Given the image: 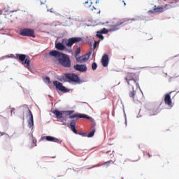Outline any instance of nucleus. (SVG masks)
I'll list each match as a JSON object with an SVG mask.
<instances>
[{"label": "nucleus", "instance_id": "obj_1", "mask_svg": "<svg viewBox=\"0 0 179 179\" xmlns=\"http://www.w3.org/2000/svg\"><path fill=\"white\" fill-rule=\"evenodd\" d=\"M124 79L129 86H131L133 89V92H129V96L133 98L134 101H141L142 95L134 90V87H139V74L136 73H126Z\"/></svg>", "mask_w": 179, "mask_h": 179}, {"label": "nucleus", "instance_id": "obj_2", "mask_svg": "<svg viewBox=\"0 0 179 179\" xmlns=\"http://www.w3.org/2000/svg\"><path fill=\"white\" fill-rule=\"evenodd\" d=\"M56 116L57 120H59L61 122H63V125H66V118L75 119V118H85V120H89L90 121H94L93 117L88 116L85 114H73V113H53Z\"/></svg>", "mask_w": 179, "mask_h": 179}, {"label": "nucleus", "instance_id": "obj_3", "mask_svg": "<svg viewBox=\"0 0 179 179\" xmlns=\"http://www.w3.org/2000/svg\"><path fill=\"white\" fill-rule=\"evenodd\" d=\"M50 57H54L58 59L59 64L65 68H71V59L69 56L62 53L57 50H52L49 52Z\"/></svg>", "mask_w": 179, "mask_h": 179}, {"label": "nucleus", "instance_id": "obj_4", "mask_svg": "<svg viewBox=\"0 0 179 179\" xmlns=\"http://www.w3.org/2000/svg\"><path fill=\"white\" fill-rule=\"evenodd\" d=\"M80 41H82V38L80 37H73L69 39L64 38L62 39V43L58 42L55 43V48H57V50H59V51H64L66 50V47L65 46V45L67 47H72L73 44H75L76 43H80Z\"/></svg>", "mask_w": 179, "mask_h": 179}, {"label": "nucleus", "instance_id": "obj_5", "mask_svg": "<svg viewBox=\"0 0 179 179\" xmlns=\"http://www.w3.org/2000/svg\"><path fill=\"white\" fill-rule=\"evenodd\" d=\"M132 22H135V19L125 18L107 26L109 27V31H117V30L121 29V26H125L126 24H129V23H132Z\"/></svg>", "mask_w": 179, "mask_h": 179}, {"label": "nucleus", "instance_id": "obj_6", "mask_svg": "<svg viewBox=\"0 0 179 179\" xmlns=\"http://www.w3.org/2000/svg\"><path fill=\"white\" fill-rule=\"evenodd\" d=\"M61 78L64 82H69V83H79L80 82L79 76L73 73H66L62 76Z\"/></svg>", "mask_w": 179, "mask_h": 179}, {"label": "nucleus", "instance_id": "obj_7", "mask_svg": "<svg viewBox=\"0 0 179 179\" xmlns=\"http://www.w3.org/2000/svg\"><path fill=\"white\" fill-rule=\"evenodd\" d=\"M15 59L21 62L22 65L26 66L28 69H30V59L26 58V55L16 54Z\"/></svg>", "mask_w": 179, "mask_h": 179}, {"label": "nucleus", "instance_id": "obj_8", "mask_svg": "<svg viewBox=\"0 0 179 179\" xmlns=\"http://www.w3.org/2000/svg\"><path fill=\"white\" fill-rule=\"evenodd\" d=\"M20 34L21 36H27V37H36L34 35V30L30 29H22L20 31Z\"/></svg>", "mask_w": 179, "mask_h": 179}, {"label": "nucleus", "instance_id": "obj_9", "mask_svg": "<svg viewBox=\"0 0 179 179\" xmlns=\"http://www.w3.org/2000/svg\"><path fill=\"white\" fill-rule=\"evenodd\" d=\"M95 124L93 125V129L90 133H85L82 131H78L77 135H80L83 138H93L94 136V134L96 132V129L94 128Z\"/></svg>", "mask_w": 179, "mask_h": 179}, {"label": "nucleus", "instance_id": "obj_10", "mask_svg": "<svg viewBox=\"0 0 179 179\" xmlns=\"http://www.w3.org/2000/svg\"><path fill=\"white\" fill-rule=\"evenodd\" d=\"M53 85L56 87V89L60 90V92H63V93H68V92H69V90L66 89V87L62 85V83L58 81H54Z\"/></svg>", "mask_w": 179, "mask_h": 179}, {"label": "nucleus", "instance_id": "obj_11", "mask_svg": "<svg viewBox=\"0 0 179 179\" xmlns=\"http://www.w3.org/2000/svg\"><path fill=\"white\" fill-rule=\"evenodd\" d=\"M41 139L42 141H44V139H45L46 141H48V142H55L56 143H62V141L51 136H42Z\"/></svg>", "mask_w": 179, "mask_h": 179}, {"label": "nucleus", "instance_id": "obj_12", "mask_svg": "<svg viewBox=\"0 0 179 179\" xmlns=\"http://www.w3.org/2000/svg\"><path fill=\"white\" fill-rule=\"evenodd\" d=\"M164 10V8L163 6H156V5L154 6V8L152 10H148V13H152V15L155 13H162Z\"/></svg>", "mask_w": 179, "mask_h": 179}, {"label": "nucleus", "instance_id": "obj_13", "mask_svg": "<svg viewBox=\"0 0 179 179\" xmlns=\"http://www.w3.org/2000/svg\"><path fill=\"white\" fill-rule=\"evenodd\" d=\"M171 92L165 94L164 96V103L166 106H169V107H173V101H171Z\"/></svg>", "mask_w": 179, "mask_h": 179}, {"label": "nucleus", "instance_id": "obj_14", "mask_svg": "<svg viewBox=\"0 0 179 179\" xmlns=\"http://www.w3.org/2000/svg\"><path fill=\"white\" fill-rule=\"evenodd\" d=\"M27 118L28 126L29 128H31L32 127L34 126V119L33 118V113H29L27 115Z\"/></svg>", "mask_w": 179, "mask_h": 179}, {"label": "nucleus", "instance_id": "obj_15", "mask_svg": "<svg viewBox=\"0 0 179 179\" xmlns=\"http://www.w3.org/2000/svg\"><path fill=\"white\" fill-rule=\"evenodd\" d=\"M76 71H79V72H86L87 71V66L86 64H76L74 66Z\"/></svg>", "mask_w": 179, "mask_h": 179}, {"label": "nucleus", "instance_id": "obj_16", "mask_svg": "<svg viewBox=\"0 0 179 179\" xmlns=\"http://www.w3.org/2000/svg\"><path fill=\"white\" fill-rule=\"evenodd\" d=\"M19 15H20V13H19V10L10 11L8 13V16L11 17L12 20H15V19H17V17H19Z\"/></svg>", "mask_w": 179, "mask_h": 179}, {"label": "nucleus", "instance_id": "obj_17", "mask_svg": "<svg viewBox=\"0 0 179 179\" xmlns=\"http://www.w3.org/2000/svg\"><path fill=\"white\" fill-rule=\"evenodd\" d=\"M108 55H103L101 59V63L103 66L106 67L108 66Z\"/></svg>", "mask_w": 179, "mask_h": 179}, {"label": "nucleus", "instance_id": "obj_18", "mask_svg": "<svg viewBox=\"0 0 179 179\" xmlns=\"http://www.w3.org/2000/svg\"><path fill=\"white\" fill-rule=\"evenodd\" d=\"M88 60H89V56L85 55L76 58L77 62H79L80 64L86 62V61H88Z\"/></svg>", "mask_w": 179, "mask_h": 179}, {"label": "nucleus", "instance_id": "obj_19", "mask_svg": "<svg viewBox=\"0 0 179 179\" xmlns=\"http://www.w3.org/2000/svg\"><path fill=\"white\" fill-rule=\"evenodd\" d=\"M92 0H87L85 1V5L89 8L90 10H94L96 8H94V6H92Z\"/></svg>", "mask_w": 179, "mask_h": 179}, {"label": "nucleus", "instance_id": "obj_20", "mask_svg": "<svg viewBox=\"0 0 179 179\" xmlns=\"http://www.w3.org/2000/svg\"><path fill=\"white\" fill-rule=\"evenodd\" d=\"M70 127L71 131H73L76 129V120H75V119L71 120L70 122Z\"/></svg>", "mask_w": 179, "mask_h": 179}, {"label": "nucleus", "instance_id": "obj_21", "mask_svg": "<svg viewBox=\"0 0 179 179\" xmlns=\"http://www.w3.org/2000/svg\"><path fill=\"white\" fill-rule=\"evenodd\" d=\"M174 3H176V2H173V6H171V4H166L165 6L164 7V10H167V9H171L172 8H174Z\"/></svg>", "mask_w": 179, "mask_h": 179}, {"label": "nucleus", "instance_id": "obj_22", "mask_svg": "<svg viewBox=\"0 0 179 179\" xmlns=\"http://www.w3.org/2000/svg\"><path fill=\"white\" fill-rule=\"evenodd\" d=\"M96 37L101 40H104V36H102V34L100 31H96Z\"/></svg>", "mask_w": 179, "mask_h": 179}, {"label": "nucleus", "instance_id": "obj_23", "mask_svg": "<svg viewBox=\"0 0 179 179\" xmlns=\"http://www.w3.org/2000/svg\"><path fill=\"white\" fill-rule=\"evenodd\" d=\"M175 2V3H174ZM169 5H171V6H173V5H174V8H176V6H177V0H171L169 2Z\"/></svg>", "mask_w": 179, "mask_h": 179}, {"label": "nucleus", "instance_id": "obj_24", "mask_svg": "<svg viewBox=\"0 0 179 179\" xmlns=\"http://www.w3.org/2000/svg\"><path fill=\"white\" fill-rule=\"evenodd\" d=\"M43 82H45V83H51V80L50 77H45L43 78Z\"/></svg>", "mask_w": 179, "mask_h": 179}, {"label": "nucleus", "instance_id": "obj_25", "mask_svg": "<svg viewBox=\"0 0 179 179\" xmlns=\"http://www.w3.org/2000/svg\"><path fill=\"white\" fill-rule=\"evenodd\" d=\"M92 71H96V69H97V64L96 62L92 63Z\"/></svg>", "mask_w": 179, "mask_h": 179}, {"label": "nucleus", "instance_id": "obj_26", "mask_svg": "<svg viewBox=\"0 0 179 179\" xmlns=\"http://www.w3.org/2000/svg\"><path fill=\"white\" fill-rule=\"evenodd\" d=\"M102 34H107L108 33V30L106 28H103L102 30L99 31Z\"/></svg>", "mask_w": 179, "mask_h": 179}, {"label": "nucleus", "instance_id": "obj_27", "mask_svg": "<svg viewBox=\"0 0 179 179\" xmlns=\"http://www.w3.org/2000/svg\"><path fill=\"white\" fill-rule=\"evenodd\" d=\"M80 54V48H77V50L75 52V57H77Z\"/></svg>", "mask_w": 179, "mask_h": 179}, {"label": "nucleus", "instance_id": "obj_28", "mask_svg": "<svg viewBox=\"0 0 179 179\" xmlns=\"http://www.w3.org/2000/svg\"><path fill=\"white\" fill-rule=\"evenodd\" d=\"M53 113H75V111L71 110V111H58V110H55L53 111Z\"/></svg>", "mask_w": 179, "mask_h": 179}, {"label": "nucleus", "instance_id": "obj_29", "mask_svg": "<svg viewBox=\"0 0 179 179\" xmlns=\"http://www.w3.org/2000/svg\"><path fill=\"white\" fill-rule=\"evenodd\" d=\"M23 107H24V108H27V113H31V111H30V110H29V108L27 107V105H24Z\"/></svg>", "mask_w": 179, "mask_h": 179}, {"label": "nucleus", "instance_id": "obj_30", "mask_svg": "<svg viewBox=\"0 0 179 179\" xmlns=\"http://www.w3.org/2000/svg\"><path fill=\"white\" fill-rule=\"evenodd\" d=\"M124 120H125V124H127V113H124Z\"/></svg>", "mask_w": 179, "mask_h": 179}, {"label": "nucleus", "instance_id": "obj_31", "mask_svg": "<svg viewBox=\"0 0 179 179\" xmlns=\"http://www.w3.org/2000/svg\"><path fill=\"white\" fill-rule=\"evenodd\" d=\"M99 43H100V41H95L94 43V48H96V45L97 44H99Z\"/></svg>", "mask_w": 179, "mask_h": 179}, {"label": "nucleus", "instance_id": "obj_32", "mask_svg": "<svg viewBox=\"0 0 179 179\" xmlns=\"http://www.w3.org/2000/svg\"><path fill=\"white\" fill-rule=\"evenodd\" d=\"M111 162H113V161L112 160L108 161V162L103 163V164L104 165L108 164H108H110L111 163Z\"/></svg>", "mask_w": 179, "mask_h": 179}, {"label": "nucleus", "instance_id": "obj_33", "mask_svg": "<svg viewBox=\"0 0 179 179\" xmlns=\"http://www.w3.org/2000/svg\"><path fill=\"white\" fill-rule=\"evenodd\" d=\"M85 55H87L88 57V59L90 58V55H92V52H90L89 53Z\"/></svg>", "mask_w": 179, "mask_h": 179}, {"label": "nucleus", "instance_id": "obj_34", "mask_svg": "<svg viewBox=\"0 0 179 179\" xmlns=\"http://www.w3.org/2000/svg\"><path fill=\"white\" fill-rule=\"evenodd\" d=\"M141 117H142L141 113H138V115H137V118H141Z\"/></svg>", "mask_w": 179, "mask_h": 179}, {"label": "nucleus", "instance_id": "obj_35", "mask_svg": "<svg viewBox=\"0 0 179 179\" xmlns=\"http://www.w3.org/2000/svg\"><path fill=\"white\" fill-rule=\"evenodd\" d=\"M72 131H73L74 134H76L77 135V134H78V130H76V129H74V130H73Z\"/></svg>", "mask_w": 179, "mask_h": 179}, {"label": "nucleus", "instance_id": "obj_36", "mask_svg": "<svg viewBox=\"0 0 179 179\" xmlns=\"http://www.w3.org/2000/svg\"><path fill=\"white\" fill-rule=\"evenodd\" d=\"M13 112H15V108H12L10 110V113H13Z\"/></svg>", "mask_w": 179, "mask_h": 179}, {"label": "nucleus", "instance_id": "obj_37", "mask_svg": "<svg viewBox=\"0 0 179 179\" xmlns=\"http://www.w3.org/2000/svg\"><path fill=\"white\" fill-rule=\"evenodd\" d=\"M0 134H1V136H3V135H5V133H2L0 131Z\"/></svg>", "mask_w": 179, "mask_h": 179}, {"label": "nucleus", "instance_id": "obj_38", "mask_svg": "<svg viewBox=\"0 0 179 179\" xmlns=\"http://www.w3.org/2000/svg\"><path fill=\"white\" fill-rule=\"evenodd\" d=\"M123 3H124V6H125V5H127V3H125L124 1H123Z\"/></svg>", "mask_w": 179, "mask_h": 179}, {"label": "nucleus", "instance_id": "obj_39", "mask_svg": "<svg viewBox=\"0 0 179 179\" xmlns=\"http://www.w3.org/2000/svg\"><path fill=\"white\" fill-rule=\"evenodd\" d=\"M152 115H156V113H153L152 115H150V116H152Z\"/></svg>", "mask_w": 179, "mask_h": 179}, {"label": "nucleus", "instance_id": "obj_40", "mask_svg": "<svg viewBox=\"0 0 179 179\" xmlns=\"http://www.w3.org/2000/svg\"><path fill=\"white\" fill-rule=\"evenodd\" d=\"M96 3H99V0H96Z\"/></svg>", "mask_w": 179, "mask_h": 179}, {"label": "nucleus", "instance_id": "obj_41", "mask_svg": "<svg viewBox=\"0 0 179 179\" xmlns=\"http://www.w3.org/2000/svg\"><path fill=\"white\" fill-rule=\"evenodd\" d=\"M148 156H149V157H151L152 156L150 155V154H148Z\"/></svg>", "mask_w": 179, "mask_h": 179}, {"label": "nucleus", "instance_id": "obj_42", "mask_svg": "<svg viewBox=\"0 0 179 179\" xmlns=\"http://www.w3.org/2000/svg\"><path fill=\"white\" fill-rule=\"evenodd\" d=\"M0 15H2V11L0 10Z\"/></svg>", "mask_w": 179, "mask_h": 179}, {"label": "nucleus", "instance_id": "obj_43", "mask_svg": "<svg viewBox=\"0 0 179 179\" xmlns=\"http://www.w3.org/2000/svg\"><path fill=\"white\" fill-rule=\"evenodd\" d=\"M106 153H107V154L110 153V151H107Z\"/></svg>", "mask_w": 179, "mask_h": 179}, {"label": "nucleus", "instance_id": "obj_44", "mask_svg": "<svg viewBox=\"0 0 179 179\" xmlns=\"http://www.w3.org/2000/svg\"><path fill=\"white\" fill-rule=\"evenodd\" d=\"M114 155L113 154H110V157H113Z\"/></svg>", "mask_w": 179, "mask_h": 179}, {"label": "nucleus", "instance_id": "obj_45", "mask_svg": "<svg viewBox=\"0 0 179 179\" xmlns=\"http://www.w3.org/2000/svg\"><path fill=\"white\" fill-rule=\"evenodd\" d=\"M113 117H114V113H112Z\"/></svg>", "mask_w": 179, "mask_h": 179}, {"label": "nucleus", "instance_id": "obj_46", "mask_svg": "<svg viewBox=\"0 0 179 179\" xmlns=\"http://www.w3.org/2000/svg\"><path fill=\"white\" fill-rule=\"evenodd\" d=\"M108 23H110L109 22H106V24H108Z\"/></svg>", "mask_w": 179, "mask_h": 179}, {"label": "nucleus", "instance_id": "obj_47", "mask_svg": "<svg viewBox=\"0 0 179 179\" xmlns=\"http://www.w3.org/2000/svg\"><path fill=\"white\" fill-rule=\"evenodd\" d=\"M93 167H97V166H94Z\"/></svg>", "mask_w": 179, "mask_h": 179}, {"label": "nucleus", "instance_id": "obj_48", "mask_svg": "<svg viewBox=\"0 0 179 179\" xmlns=\"http://www.w3.org/2000/svg\"><path fill=\"white\" fill-rule=\"evenodd\" d=\"M122 179H124V178H123V177H122Z\"/></svg>", "mask_w": 179, "mask_h": 179}, {"label": "nucleus", "instance_id": "obj_49", "mask_svg": "<svg viewBox=\"0 0 179 179\" xmlns=\"http://www.w3.org/2000/svg\"><path fill=\"white\" fill-rule=\"evenodd\" d=\"M6 12H8V10H5Z\"/></svg>", "mask_w": 179, "mask_h": 179}, {"label": "nucleus", "instance_id": "obj_50", "mask_svg": "<svg viewBox=\"0 0 179 179\" xmlns=\"http://www.w3.org/2000/svg\"><path fill=\"white\" fill-rule=\"evenodd\" d=\"M107 116L108 117V114H107Z\"/></svg>", "mask_w": 179, "mask_h": 179}]
</instances>
